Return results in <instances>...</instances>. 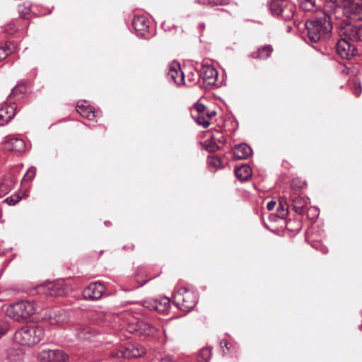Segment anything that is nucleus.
<instances>
[{
    "instance_id": "f257e3e1",
    "label": "nucleus",
    "mask_w": 362,
    "mask_h": 362,
    "mask_svg": "<svg viewBox=\"0 0 362 362\" xmlns=\"http://www.w3.org/2000/svg\"><path fill=\"white\" fill-rule=\"evenodd\" d=\"M308 39L312 42H317L328 39L332 34V25L331 18L325 13L305 23Z\"/></svg>"
},
{
    "instance_id": "f03ea898",
    "label": "nucleus",
    "mask_w": 362,
    "mask_h": 362,
    "mask_svg": "<svg viewBox=\"0 0 362 362\" xmlns=\"http://www.w3.org/2000/svg\"><path fill=\"white\" fill-rule=\"evenodd\" d=\"M45 337V329L40 326L26 325L18 329L14 334V341L26 346H33L40 343Z\"/></svg>"
},
{
    "instance_id": "7ed1b4c3",
    "label": "nucleus",
    "mask_w": 362,
    "mask_h": 362,
    "mask_svg": "<svg viewBox=\"0 0 362 362\" xmlns=\"http://www.w3.org/2000/svg\"><path fill=\"white\" fill-rule=\"evenodd\" d=\"M36 312L35 304L30 300H20L9 305L6 310V315L17 321H26Z\"/></svg>"
},
{
    "instance_id": "20e7f679",
    "label": "nucleus",
    "mask_w": 362,
    "mask_h": 362,
    "mask_svg": "<svg viewBox=\"0 0 362 362\" xmlns=\"http://www.w3.org/2000/svg\"><path fill=\"white\" fill-rule=\"evenodd\" d=\"M197 303V294L185 288H180L173 297L175 305L185 313L190 312Z\"/></svg>"
},
{
    "instance_id": "39448f33",
    "label": "nucleus",
    "mask_w": 362,
    "mask_h": 362,
    "mask_svg": "<svg viewBox=\"0 0 362 362\" xmlns=\"http://www.w3.org/2000/svg\"><path fill=\"white\" fill-rule=\"evenodd\" d=\"M269 8L274 16H279L285 21L293 18L295 6L287 0H271Z\"/></svg>"
},
{
    "instance_id": "423d86ee",
    "label": "nucleus",
    "mask_w": 362,
    "mask_h": 362,
    "mask_svg": "<svg viewBox=\"0 0 362 362\" xmlns=\"http://www.w3.org/2000/svg\"><path fill=\"white\" fill-rule=\"evenodd\" d=\"M339 34L352 42L362 41V24L352 25L343 21L339 24Z\"/></svg>"
},
{
    "instance_id": "0eeeda50",
    "label": "nucleus",
    "mask_w": 362,
    "mask_h": 362,
    "mask_svg": "<svg viewBox=\"0 0 362 362\" xmlns=\"http://www.w3.org/2000/svg\"><path fill=\"white\" fill-rule=\"evenodd\" d=\"M343 12L349 19L362 21V0H344Z\"/></svg>"
},
{
    "instance_id": "6e6552de",
    "label": "nucleus",
    "mask_w": 362,
    "mask_h": 362,
    "mask_svg": "<svg viewBox=\"0 0 362 362\" xmlns=\"http://www.w3.org/2000/svg\"><path fill=\"white\" fill-rule=\"evenodd\" d=\"M69 331L71 332L70 339L71 340L90 341L95 335V332L83 324L73 325L69 328Z\"/></svg>"
},
{
    "instance_id": "1a4fd4ad",
    "label": "nucleus",
    "mask_w": 362,
    "mask_h": 362,
    "mask_svg": "<svg viewBox=\"0 0 362 362\" xmlns=\"http://www.w3.org/2000/svg\"><path fill=\"white\" fill-rule=\"evenodd\" d=\"M195 74L196 78L192 80L193 83H197L202 78L208 85H214L218 78L216 69L210 64H203L200 73L195 70Z\"/></svg>"
},
{
    "instance_id": "9d476101",
    "label": "nucleus",
    "mask_w": 362,
    "mask_h": 362,
    "mask_svg": "<svg viewBox=\"0 0 362 362\" xmlns=\"http://www.w3.org/2000/svg\"><path fill=\"white\" fill-rule=\"evenodd\" d=\"M38 358L43 362H68L69 356L61 349H44L38 354Z\"/></svg>"
},
{
    "instance_id": "9b49d317",
    "label": "nucleus",
    "mask_w": 362,
    "mask_h": 362,
    "mask_svg": "<svg viewBox=\"0 0 362 362\" xmlns=\"http://www.w3.org/2000/svg\"><path fill=\"white\" fill-rule=\"evenodd\" d=\"M143 305L150 310L166 314L170 309V299L167 297H163L160 298L146 300L144 301Z\"/></svg>"
},
{
    "instance_id": "f8f14e48",
    "label": "nucleus",
    "mask_w": 362,
    "mask_h": 362,
    "mask_svg": "<svg viewBox=\"0 0 362 362\" xmlns=\"http://www.w3.org/2000/svg\"><path fill=\"white\" fill-rule=\"evenodd\" d=\"M105 288L100 281L90 284L82 293L84 299L95 301L99 300L103 295Z\"/></svg>"
},
{
    "instance_id": "ddd939ff",
    "label": "nucleus",
    "mask_w": 362,
    "mask_h": 362,
    "mask_svg": "<svg viewBox=\"0 0 362 362\" xmlns=\"http://www.w3.org/2000/svg\"><path fill=\"white\" fill-rule=\"evenodd\" d=\"M166 78L169 83H173L177 87L185 84V74L177 63H173L170 66Z\"/></svg>"
},
{
    "instance_id": "4468645a",
    "label": "nucleus",
    "mask_w": 362,
    "mask_h": 362,
    "mask_svg": "<svg viewBox=\"0 0 362 362\" xmlns=\"http://www.w3.org/2000/svg\"><path fill=\"white\" fill-rule=\"evenodd\" d=\"M346 38L339 40L336 44V50L338 54L345 59H351L356 54V49L354 45L350 44Z\"/></svg>"
},
{
    "instance_id": "2eb2a0df",
    "label": "nucleus",
    "mask_w": 362,
    "mask_h": 362,
    "mask_svg": "<svg viewBox=\"0 0 362 362\" xmlns=\"http://www.w3.org/2000/svg\"><path fill=\"white\" fill-rule=\"evenodd\" d=\"M16 103L0 105V126L8 124L16 115Z\"/></svg>"
},
{
    "instance_id": "dca6fc26",
    "label": "nucleus",
    "mask_w": 362,
    "mask_h": 362,
    "mask_svg": "<svg viewBox=\"0 0 362 362\" xmlns=\"http://www.w3.org/2000/svg\"><path fill=\"white\" fill-rule=\"evenodd\" d=\"M289 199L295 212L302 215L308 206V199L300 196L299 193L294 192L293 193H290Z\"/></svg>"
},
{
    "instance_id": "f3484780",
    "label": "nucleus",
    "mask_w": 362,
    "mask_h": 362,
    "mask_svg": "<svg viewBox=\"0 0 362 362\" xmlns=\"http://www.w3.org/2000/svg\"><path fill=\"white\" fill-rule=\"evenodd\" d=\"M149 22L144 16H135L132 20V26L141 37H146L148 33Z\"/></svg>"
},
{
    "instance_id": "a211bd4d",
    "label": "nucleus",
    "mask_w": 362,
    "mask_h": 362,
    "mask_svg": "<svg viewBox=\"0 0 362 362\" xmlns=\"http://www.w3.org/2000/svg\"><path fill=\"white\" fill-rule=\"evenodd\" d=\"M130 332H135L139 336H153L156 332V329L145 321H138L133 326L132 329Z\"/></svg>"
},
{
    "instance_id": "6ab92c4d",
    "label": "nucleus",
    "mask_w": 362,
    "mask_h": 362,
    "mask_svg": "<svg viewBox=\"0 0 362 362\" xmlns=\"http://www.w3.org/2000/svg\"><path fill=\"white\" fill-rule=\"evenodd\" d=\"M46 319L52 325H63L68 322L69 317L64 310L51 311L46 315Z\"/></svg>"
},
{
    "instance_id": "aec40b11",
    "label": "nucleus",
    "mask_w": 362,
    "mask_h": 362,
    "mask_svg": "<svg viewBox=\"0 0 362 362\" xmlns=\"http://www.w3.org/2000/svg\"><path fill=\"white\" fill-rule=\"evenodd\" d=\"M124 354H122L123 358H134L141 356L144 353V349L139 344L128 343L123 346Z\"/></svg>"
},
{
    "instance_id": "412c9836",
    "label": "nucleus",
    "mask_w": 362,
    "mask_h": 362,
    "mask_svg": "<svg viewBox=\"0 0 362 362\" xmlns=\"http://www.w3.org/2000/svg\"><path fill=\"white\" fill-rule=\"evenodd\" d=\"M4 144L5 148L8 151L22 152L25 148V141L19 138L7 137Z\"/></svg>"
},
{
    "instance_id": "4be33fe9",
    "label": "nucleus",
    "mask_w": 362,
    "mask_h": 362,
    "mask_svg": "<svg viewBox=\"0 0 362 362\" xmlns=\"http://www.w3.org/2000/svg\"><path fill=\"white\" fill-rule=\"evenodd\" d=\"M252 151L248 145L241 144L235 146L233 155L235 160H245L252 155Z\"/></svg>"
},
{
    "instance_id": "5701e85b",
    "label": "nucleus",
    "mask_w": 362,
    "mask_h": 362,
    "mask_svg": "<svg viewBox=\"0 0 362 362\" xmlns=\"http://www.w3.org/2000/svg\"><path fill=\"white\" fill-rule=\"evenodd\" d=\"M76 110L79 115L88 119H92L95 117L93 107L88 104L86 101L78 102Z\"/></svg>"
},
{
    "instance_id": "b1692460",
    "label": "nucleus",
    "mask_w": 362,
    "mask_h": 362,
    "mask_svg": "<svg viewBox=\"0 0 362 362\" xmlns=\"http://www.w3.org/2000/svg\"><path fill=\"white\" fill-rule=\"evenodd\" d=\"M47 293L51 296H62L66 293V288L63 281H57L49 285Z\"/></svg>"
},
{
    "instance_id": "393cba45",
    "label": "nucleus",
    "mask_w": 362,
    "mask_h": 362,
    "mask_svg": "<svg viewBox=\"0 0 362 362\" xmlns=\"http://www.w3.org/2000/svg\"><path fill=\"white\" fill-rule=\"evenodd\" d=\"M273 52V47L270 45L262 46L257 50L252 52L250 57L252 59H266L269 58Z\"/></svg>"
},
{
    "instance_id": "a878e982",
    "label": "nucleus",
    "mask_w": 362,
    "mask_h": 362,
    "mask_svg": "<svg viewBox=\"0 0 362 362\" xmlns=\"http://www.w3.org/2000/svg\"><path fill=\"white\" fill-rule=\"evenodd\" d=\"M16 180L12 175H8L0 183V191L4 194L8 193L15 186Z\"/></svg>"
},
{
    "instance_id": "bb28decb",
    "label": "nucleus",
    "mask_w": 362,
    "mask_h": 362,
    "mask_svg": "<svg viewBox=\"0 0 362 362\" xmlns=\"http://www.w3.org/2000/svg\"><path fill=\"white\" fill-rule=\"evenodd\" d=\"M236 177L241 180H247L252 175V170L247 165H243L235 170Z\"/></svg>"
},
{
    "instance_id": "cd10ccee",
    "label": "nucleus",
    "mask_w": 362,
    "mask_h": 362,
    "mask_svg": "<svg viewBox=\"0 0 362 362\" xmlns=\"http://www.w3.org/2000/svg\"><path fill=\"white\" fill-rule=\"evenodd\" d=\"M16 49V46L11 42H6L0 46V62L5 59Z\"/></svg>"
},
{
    "instance_id": "c85d7f7f",
    "label": "nucleus",
    "mask_w": 362,
    "mask_h": 362,
    "mask_svg": "<svg viewBox=\"0 0 362 362\" xmlns=\"http://www.w3.org/2000/svg\"><path fill=\"white\" fill-rule=\"evenodd\" d=\"M288 213V208L286 199L281 197L279 202V206L277 209V216L280 218H285Z\"/></svg>"
},
{
    "instance_id": "c756f323",
    "label": "nucleus",
    "mask_w": 362,
    "mask_h": 362,
    "mask_svg": "<svg viewBox=\"0 0 362 362\" xmlns=\"http://www.w3.org/2000/svg\"><path fill=\"white\" fill-rule=\"evenodd\" d=\"M307 187V182L300 178H295L292 180L291 184V193L297 192L298 193L300 190L305 189Z\"/></svg>"
},
{
    "instance_id": "7c9ffc66",
    "label": "nucleus",
    "mask_w": 362,
    "mask_h": 362,
    "mask_svg": "<svg viewBox=\"0 0 362 362\" xmlns=\"http://www.w3.org/2000/svg\"><path fill=\"white\" fill-rule=\"evenodd\" d=\"M212 355L211 349L210 347L202 348L198 354L199 362H209Z\"/></svg>"
},
{
    "instance_id": "2f4dec72",
    "label": "nucleus",
    "mask_w": 362,
    "mask_h": 362,
    "mask_svg": "<svg viewBox=\"0 0 362 362\" xmlns=\"http://www.w3.org/2000/svg\"><path fill=\"white\" fill-rule=\"evenodd\" d=\"M26 87L23 83H18L13 89L9 97L18 98L21 94L26 92Z\"/></svg>"
},
{
    "instance_id": "473e14b6",
    "label": "nucleus",
    "mask_w": 362,
    "mask_h": 362,
    "mask_svg": "<svg viewBox=\"0 0 362 362\" xmlns=\"http://www.w3.org/2000/svg\"><path fill=\"white\" fill-rule=\"evenodd\" d=\"M208 164L215 169L222 168L224 165L221 158L218 156H210L208 158Z\"/></svg>"
},
{
    "instance_id": "72a5a7b5",
    "label": "nucleus",
    "mask_w": 362,
    "mask_h": 362,
    "mask_svg": "<svg viewBox=\"0 0 362 362\" xmlns=\"http://www.w3.org/2000/svg\"><path fill=\"white\" fill-rule=\"evenodd\" d=\"M35 175L36 168L35 167L29 168L22 179V184L32 181L35 177Z\"/></svg>"
},
{
    "instance_id": "f704fd0d",
    "label": "nucleus",
    "mask_w": 362,
    "mask_h": 362,
    "mask_svg": "<svg viewBox=\"0 0 362 362\" xmlns=\"http://www.w3.org/2000/svg\"><path fill=\"white\" fill-rule=\"evenodd\" d=\"M286 228L293 232H298L301 228V223L296 220H289L286 225Z\"/></svg>"
},
{
    "instance_id": "c9c22d12",
    "label": "nucleus",
    "mask_w": 362,
    "mask_h": 362,
    "mask_svg": "<svg viewBox=\"0 0 362 362\" xmlns=\"http://www.w3.org/2000/svg\"><path fill=\"white\" fill-rule=\"evenodd\" d=\"M197 2L202 4H209L211 6L228 5L230 0H198Z\"/></svg>"
},
{
    "instance_id": "e433bc0d",
    "label": "nucleus",
    "mask_w": 362,
    "mask_h": 362,
    "mask_svg": "<svg viewBox=\"0 0 362 362\" xmlns=\"http://www.w3.org/2000/svg\"><path fill=\"white\" fill-rule=\"evenodd\" d=\"M192 117L197 124L202 125L204 128H207L210 124V122L205 115H199L197 116L192 115Z\"/></svg>"
},
{
    "instance_id": "4c0bfd02",
    "label": "nucleus",
    "mask_w": 362,
    "mask_h": 362,
    "mask_svg": "<svg viewBox=\"0 0 362 362\" xmlns=\"http://www.w3.org/2000/svg\"><path fill=\"white\" fill-rule=\"evenodd\" d=\"M21 200V197L18 194H15L6 198L4 202H6L10 206H13L16 204L18 203Z\"/></svg>"
},
{
    "instance_id": "58836bf2",
    "label": "nucleus",
    "mask_w": 362,
    "mask_h": 362,
    "mask_svg": "<svg viewBox=\"0 0 362 362\" xmlns=\"http://www.w3.org/2000/svg\"><path fill=\"white\" fill-rule=\"evenodd\" d=\"M214 137L205 141L206 149L210 152H214L218 149V146L213 141Z\"/></svg>"
},
{
    "instance_id": "ea45409f",
    "label": "nucleus",
    "mask_w": 362,
    "mask_h": 362,
    "mask_svg": "<svg viewBox=\"0 0 362 362\" xmlns=\"http://www.w3.org/2000/svg\"><path fill=\"white\" fill-rule=\"evenodd\" d=\"M10 328L9 323L6 321H0V338L6 334Z\"/></svg>"
},
{
    "instance_id": "a19ab883",
    "label": "nucleus",
    "mask_w": 362,
    "mask_h": 362,
    "mask_svg": "<svg viewBox=\"0 0 362 362\" xmlns=\"http://www.w3.org/2000/svg\"><path fill=\"white\" fill-rule=\"evenodd\" d=\"M301 7L303 8V9H304L305 11H313V9L315 7V2L302 1Z\"/></svg>"
},
{
    "instance_id": "79ce46f5",
    "label": "nucleus",
    "mask_w": 362,
    "mask_h": 362,
    "mask_svg": "<svg viewBox=\"0 0 362 362\" xmlns=\"http://www.w3.org/2000/svg\"><path fill=\"white\" fill-rule=\"evenodd\" d=\"M194 108L195 111L197 112V115H205V112L206 111V107L202 103H200L199 102H197V103H195L194 105Z\"/></svg>"
},
{
    "instance_id": "37998d69",
    "label": "nucleus",
    "mask_w": 362,
    "mask_h": 362,
    "mask_svg": "<svg viewBox=\"0 0 362 362\" xmlns=\"http://www.w3.org/2000/svg\"><path fill=\"white\" fill-rule=\"evenodd\" d=\"M122 354H124V347L123 346H120L119 349L112 351L110 353V357L112 358H123V356Z\"/></svg>"
},
{
    "instance_id": "c03bdc74",
    "label": "nucleus",
    "mask_w": 362,
    "mask_h": 362,
    "mask_svg": "<svg viewBox=\"0 0 362 362\" xmlns=\"http://www.w3.org/2000/svg\"><path fill=\"white\" fill-rule=\"evenodd\" d=\"M19 14L23 18H28L30 14V8L29 7H25L24 6H19L18 7Z\"/></svg>"
},
{
    "instance_id": "a18cd8bd",
    "label": "nucleus",
    "mask_w": 362,
    "mask_h": 362,
    "mask_svg": "<svg viewBox=\"0 0 362 362\" xmlns=\"http://www.w3.org/2000/svg\"><path fill=\"white\" fill-rule=\"evenodd\" d=\"M158 362H176V360L173 356L166 354L158 358Z\"/></svg>"
},
{
    "instance_id": "49530a36",
    "label": "nucleus",
    "mask_w": 362,
    "mask_h": 362,
    "mask_svg": "<svg viewBox=\"0 0 362 362\" xmlns=\"http://www.w3.org/2000/svg\"><path fill=\"white\" fill-rule=\"evenodd\" d=\"M362 92V88L361 83L358 81L354 82V94L358 97Z\"/></svg>"
},
{
    "instance_id": "de8ad7c7",
    "label": "nucleus",
    "mask_w": 362,
    "mask_h": 362,
    "mask_svg": "<svg viewBox=\"0 0 362 362\" xmlns=\"http://www.w3.org/2000/svg\"><path fill=\"white\" fill-rule=\"evenodd\" d=\"M187 81H188L187 86H192L195 83H193L192 81L193 78H196L195 71L194 72L189 73L187 74Z\"/></svg>"
},
{
    "instance_id": "09e8293b",
    "label": "nucleus",
    "mask_w": 362,
    "mask_h": 362,
    "mask_svg": "<svg viewBox=\"0 0 362 362\" xmlns=\"http://www.w3.org/2000/svg\"><path fill=\"white\" fill-rule=\"evenodd\" d=\"M155 277H156L155 276H152V277L151 276L148 279H146L145 281H140L139 276V274H136V281L139 284V285L137 286H136V288H139V287L144 286L147 281H150L151 279H152Z\"/></svg>"
},
{
    "instance_id": "8fccbe9b",
    "label": "nucleus",
    "mask_w": 362,
    "mask_h": 362,
    "mask_svg": "<svg viewBox=\"0 0 362 362\" xmlns=\"http://www.w3.org/2000/svg\"><path fill=\"white\" fill-rule=\"evenodd\" d=\"M220 346L221 349L226 348V350H228L229 348L228 347V341L226 339H223L220 341ZM223 354H226L225 350L223 349Z\"/></svg>"
},
{
    "instance_id": "3c124183",
    "label": "nucleus",
    "mask_w": 362,
    "mask_h": 362,
    "mask_svg": "<svg viewBox=\"0 0 362 362\" xmlns=\"http://www.w3.org/2000/svg\"><path fill=\"white\" fill-rule=\"evenodd\" d=\"M216 115V112L215 110H211V111H206L205 115L207 117V119L209 120L211 117L215 116Z\"/></svg>"
},
{
    "instance_id": "603ef678",
    "label": "nucleus",
    "mask_w": 362,
    "mask_h": 362,
    "mask_svg": "<svg viewBox=\"0 0 362 362\" xmlns=\"http://www.w3.org/2000/svg\"><path fill=\"white\" fill-rule=\"evenodd\" d=\"M276 205V202L275 201H270L267 204V208L269 211H272L274 209Z\"/></svg>"
},
{
    "instance_id": "864d4df0",
    "label": "nucleus",
    "mask_w": 362,
    "mask_h": 362,
    "mask_svg": "<svg viewBox=\"0 0 362 362\" xmlns=\"http://www.w3.org/2000/svg\"><path fill=\"white\" fill-rule=\"evenodd\" d=\"M199 28H202V29H204L205 28V23H201L199 24Z\"/></svg>"
},
{
    "instance_id": "5fc2aeb1",
    "label": "nucleus",
    "mask_w": 362,
    "mask_h": 362,
    "mask_svg": "<svg viewBox=\"0 0 362 362\" xmlns=\"http://www.w3.org/2000/svg\"><path fill=\"white\" fill-rule=\"evenodd\" d=\"M163 332H164L165 336H166V333H165V329H163Z\"/></svg>"
},
{
    "instance_id": "6e6d98bb",
    "label": "nucleus",
    "mask_w": 362,
    "mask_h": 362,
    "mask_svg": "<svg viewBox=\"0 0 362 362\" xmlns=\"http://www.w3.org/2000/svg\"><path fill=\"white\" fill-rule=\"evenodd\" d=\"M361 329H362V325H361Z\"/></svg>"
}]
</instances>
